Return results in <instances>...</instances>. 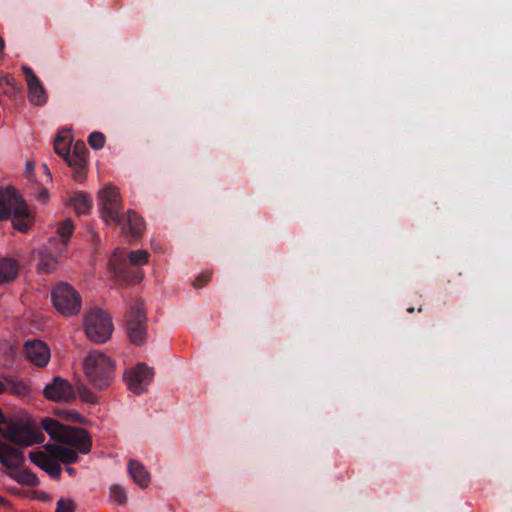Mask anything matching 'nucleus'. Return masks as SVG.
I'll return each mask as SVG.
<instances>
[{
	"label": "nucleus",
	"instance_id": "1",
	"mask_svg": "<svg viewBox=\"0 0 512 512\" xmlns=\"http://www.w3.org/2000/svg\"><path fill=\"white\" fill-rule=\"evenodd\" d=\"M42 429L54 441L73 447L48 444L46 450L64 464L78 462V453L88 454L91 451L92 440L89 433L79 427L67 426L52 418H44L41 421Z\"/></svg>",
	"mask_w": 512,
	"mask_h": 512
},
{
	"label": "nucleus",
	"instance_id": "2",
	"mask_svg": "<svg viewBox=\"0 0 512 512\" xmlns=\"http://www.w3.org/2000/svg\"><path fill=\"white\" fill-rule=\"evenodd\" d=\"M101 218L119 226L126 237L139 238L145 228L143 219L133 210L123 213L119 189L113 185L105 186L99 192Z\"/></svg>",
	"mask_w": 512,
	"mask_h": 512
},
{
	"label": "nucleus",
	"instance_id": "3",
	"mask_svg": "<svg viewBox=\"0 0 512 512\" xmlns=\"http://www.w3.org/2000/svg\"><path fill=\"white\" fill-rule=\"evenodd\" d=\"M149 253L146 250L126 252L125 249L114 250L110 260L109 269L115 278L126 283L140 282L143 275L136 269L148 263Z\"/></svg>",
	"mask_w": 512,
	"mask_h": 512
},
{
	"label": "nucleus",
	"instance_id": "4",
	"mask_svg": "<svg viewBox=\"0 0 512 512\" xmlns=\"http://www.w3.org/2000/svg\"><path fill=\"white\" fill-rule=\"evenodd\" d=\"M11 219L14 228L26 232L33 219L25 201L14 188H0V220Z\"/></svg>",
	"mask_w": 512,
	"mask_h": 512
},
{
	"label": "nucleus",
	"instance_id": "5",
	"mask_svg": "<svg viewBox=\"0 0 512 512\" xmlns=\"http://www.w3.org/2000/svg\"><path fill=\"white\" fill-rule=\"evenodd\" d=\"M115 367V362L98 350L91 351L84 359L85 375L89 382L99 390L111 385Z\"/></svg>",
	"mask_w": 512,
	"mask_h": 512
},
{
	"label": "nucleus",
	"instance_id": "6",
	"mask_svg": "<svg viewBox=\"0 0 512 512\" xmlns=\"http://www.w3.org/2000/svg\"><path fill=\"white\" fill-rule=\"evenodd\" d=\"M84 328L87 337L95 343H105L113 332L111 318L101 309H91L85 316Z\"/></svg>",
	"mask_w": 512,
	"mask_h": 512
},
{
	"label": "nucleus",
	"instance_id": "7",
	"mask_svg": "<svg viewBox=\"0 0 512 512\" xmlns=\"http://www.w3.org/2000/svg\"><path fill=\"white\" fill-rule=\"evenodd\" d=\"M54 307L64 316L78 314L81 310V297L68 283H59L51 293Z\"/></svg>",
	"mask_w": 512,
	"mask_h": 512
},
{
	"label": "nucleus",
	"instance_id": "8",
	"mask_svg": "<svg viewBox=\"0 0 512 512\" xmlns=\"http://www.w3.org/2000/svg\"><path fill=\"white\" fill-rule=\"evenodd\" d=\"M126 332L135 345H142L147 336V319L143 302L136 300L126 314Z\"/></svg>",
	"mask_w": 512,
	"mask_h": 512
},
{
	"label": "nucleus",
	"instance_id": "9",
	"mask_svg": "<svg viewBox=\"0 0 512 512\" xmlns=\"http://www.w3.org/2000/svg\"><path fill=\"white\" fill-rule=\"evenodd\" d=\"M127 386L136 395L143 394L153 378V370L145 363H140L125 373Z\"/></svg>",
	"mask_w": 512,
	"mask_h": 512
},
{
	"label": "nucleus",
	"instance_id": "10",
	"mask_svg": "<svg viewBox=\"0 0 512 512\" xmlns=\"http://www.w3.org/2000/svg\"><path fill=\"white\" fill-rule=\"evenodd\" d=\"M56 247V238H50L47 244L34 252L38 257L37 268L41 273L48 274L56 270L59 264L58 258L63 256L57 253Z\"/></svg>",
	"mask_w": 512,
	"mask_h": 512
},
{
	"label": "nucleus",
	"instance_id": "11",
	"mask_svg": "<svg viewBox=\"0 0 512 512\" xmlns=\"http://www.w3.org/2000/svg\"><path fill=\"white\" fill-rule=\"evenodd\" d=\"M44 396L52 401H71L75 399V392L72 385L61 377H54L53 380L48 383L44 390Z\"/></svg>",
	"mask_w": 512,
	"mask_h": 512
},
{
	"label": "nucleus",
	"instance_id": "12",
	"mask_svg": "<svg viewBox=\"0 0 512 512\" xmlns=\"http://www.w3.org/2000/svg\"><path fill=\"white\" fill-rule=\"evenodd\" d=\"M22 72L28 87V98L31 104L42 106L46 104L48 95L40 79L28 66L22 67Z\"/></svg>",
	"mask_w": 512,
	"mask_h": 512
},
{
	"label": "nucleus",
	"instance_id": "13",
	"mask_svg": "<svg viewBox=\"0 0 512 512\" xmlns=\"http://www.w3.org/2000/svg\"><path fill=\"white\" fill-rule=\"evenodd\" d=\"M23 352L25 357L38 367H45L50 359L48 346L38 339L26 341Z\"/></svg>",
	"mask_w": 512,
	"mask_h": 512
},
{
	"label": "nucleus",
	"instance_id": "14",
	"mask_svg": "<svg viewBox=\"0 0 512 512\" xmlns=\"http://www.w3.org/2000/svg\"><path fill=\"white\" fill-rule=\"evenodd\" d=\"M25 458L23 453L6 443L0 442V463L11 470H16L22 466Z\"/></svg>",
	"mask_w": 512,
	"mask_h": 512
},
{
	"label": "nucleus",
	"instance_id": "15",
	"mask_svg": "<svg viewBox=\"0 0 512 512\" xmlns=\"http://www.w3.org/2000/svg\"><path fill=\"white\" fill-rule=\"evenodd\" d=\"M30 460L47 472L52 478L58 479L61 475V466L55 461V459L50 458L44 452H30L29 453Z\"/></svg>",
	"mask_w": 512,
	"mask_h": 512
},
{
	"label": "nucleus",
	"instance_id": "16",
	"mask_svg": "<svg viewBox=\"0 0 512 512\" xmlns=\"http://www.w3.org/2000/svg\"><path fill=\"white\" fill-rule=\"evenodd\" d=\"M5 392L16 396H27L30 393V388L22 380L7 375L3 377V381L0 380V394Z\"/></svg>",
	"mask_w": 512,
	"mask_h": 512
},
{
	"label": "nucleus",
	"instance_id": "17",
	"mask_svg": "<svg viewBox=\"0 0 512 512\" xmlns=\"http://www.w3.org/2000/svg\"><path fill=\"white\" fill-rule=\"evenodd\" d=\"M74 231L73 222L70 219L63 221L57 229L56 245L55 248L59 255H66L67 245L69 239Z\"/></svg>",
	"mask_w": 512,
	"mask_h": 512
},
{
	"label": "nucleus",
	"instance_id": "18",
	"mask_svg": "<svg viewBox=\"0 0 512 512\" xmlns=\"http://www.w3.org/2000/svg\"><path fill=\"white\" fill-rule=\"evenodd\" d=\"M128 471L134 482L137 483L141 488L148 486L150 477L140 462L136 460H130L128 463Z\"/></svg>",
	"mask_w": 512,
	"mask_h": 512
},
{
	"label": "nucleus",
	"instance_id": "19",
	"mask_svg": "<svg viewBox=\"0 0 512 512\" xmlns=\"http://www.w3.org/2000/svg\"><path fill=\"white\" fill-rule=\"evenodd\" d=\"M18 274V264L9 258H0V284L10 282Z\"/></svg>",
	"mask_w": 512,
	"mask_h": 512
},
{
	"label": "nucleus",
	"instance_id": "20",
	"mask_svg": "<svg viewBox=\"0 0 512 512\" xmlns=\"http://www.w3.org/2000/svg\"><path fill=\"white\" fill-rule=\"evenodd\" d=\"M64 159L69 167L74 169L73 178L76 181H82L85 177L86 157L69 154Z\"/></svg>",
	"mask_w": 512,
	"mask_h": 512
},
{
	"label": "nucleus",
	"instance_id": "21",
	"mask_svg": "<svg viewBox=\"0 0 512 512\" xmlns=\"http://www.w3.org/2000/svg\"><path fill=\"white\" fill-rule=\"evenodd\" d=\"M70 204L78 215L87 213L92 207L91 199L82 192H75L70 197Z\"/></svg>",
	"mask_w": 512,
	"mask_h": 512
},
{
	"label": "nucleus",
	"instance_id": "22",
	"mask_svg": "<svg viewBox=\"0 0 512 512\" xmlns=\"http://www.w3.org/2000/svg\"><path fill=\"white\" fill-rule=\"evenodd\" d=\"M9 476L15 479L18 483L29 487H36L39 485L37 476L28 470L13 472L10 473Z\"/></svg>",
	"mask_w": 512,
	"mask_h": 512
},
{
	"label": "nucleus",
	"instance_id": "23",
	"mask_svg": "<svg viewBox=\"0 0 512 512\" xmlns=\"http://www.w3.org/2000/svg\"><path fill=\"white\" fill-rule=\"evenodd\" d=\"M54 150L59 156L63 158L67 157L70 154V140L68 136L58 134L54 141Z\"/></svg>",
	"mask_w": 512,
	"mask_h": 512
},
{
	"label": "nucleus",
	"instance_id": "24",
	"mask_svg": "<svg viewBox=\"0 0 512 512\" xmlns=\"http://www.w3.org/2000/svg\"><path fill=\"white\" fill-rule=\"evenodd\" d=\"M109 498L113 503L118 505H125L127 502L126 491L122 486L118 484H114L110 487Z\"/></svg>",
	"mask_w": 512,
	"mask_h": 512
},
{
	"label": "nucleus",
	"instance_id": "25",
	"mask_svg": "<svg viewBox=\"0 0 512 512\" xmlns=\"http://www.w3.org/2000/svg\"><path fill=\"white\" fill-rule=\"evenodd\" d=\"M88 143L95 150L102 149L105 144V136L101 132H92L88 137Z\"/></svg>",
	"mask_w": 512,
	"mask_h": 512
},
{
	"label": "nucleus",
	"instance_id": "26",
	"mask_svg": "<svg viewBox=\"0 0 512 512\" xmlns=\"http://www.w3.org/2000/svg\"><path fill=\"white\" fill-rule=\"evenodd\" d=\"M74 511H75V503L71 499L58 500L55 512H74Z\"/></svg>",
	"mask_w": 512,
	"mask_h": 512
},
{
	"label": "nucleus",
	"instance_id": "27",
	"mask_svg": "<svg viewBox=\"0 0 512 512\" xmlns=\"http://www.w3.org/2000/svg\"><path fill=\"white\" fill-rule=\"evenodd\" d=\"M78 392L80 395V398L87 403L94 404L97 402V397L94 395L93 392H91L89 389H87L84 386L78 387Z\"/></svg>",
	"mask_w": 512,
	"mask_h": 512
},
{
	"label": "nucleus",
	"instance_id": "28",
	"mask_svg": "<svg viewBox=\"0 0 512 512\" xmlns=\"http://www.w3.org/2000/svg\"><path fill=\"white\" fill-rule=\"evenodd\" d=\"M58 414L68 421L82 423L84 420L82 415L73 411H59Z\"/></svg>",
	"mask_w": 512,
	"mask_h": 512
},
{
	"label": "nucleus",
	"instance_id": "29",
	"mask_svg": "<svg viewBox=\"0 0 512 512\" xmlns=\"http://www.w3.org/2000/svg\"><path fill=\"white\" fill-rule=\"evenodd\" d=\"M211 272H202L193 282L194 287H203L211 279Z\"/></svg>",
	"mask_w": 512,
	"mask_h": 512
},
{
	"label": "nucleus",
	"instance_id": "30",
	"mask_svg": "<svg viewBox=\"0 0 512 512\" xmlns=\"http://www.w3.org/2000/svg\"><path fill=\"white\" fill-rule=\"evenodd\" d=\"M87 152L88 151H87V148H86L84 142L78 141L75 143L74 148H73V153L71 155L86 157Z\"/></svg>",
	"mask_w": 512,
	"mask_h": 512
},
{
	"label": "nucleus",
	"instance_id": "31",
	"mask_svg": "<svg viewBox=\"0 0 512 512\" xmlns=\"http://www.w3.org/2000/svg\"><path fill=\"white\" fill-rule=\"evenodd\" d=\"M4 48H5V42H4L3 38L0 36V55H2Z\"/></svg>",
	"mask_w": 512,
	"mask_h": 512
},
{
	"label": "nucleus",
	"instance_id": "32",
	"mask_svg": "<svg viewBox=\"0 0 512 512\" xmlns=\"http://www.w3.org/2000/svg\"><path fill=\"white\" fill-rule=\"evenodd\" d=\"M66 471H67L70 475L74 474V472H75V470H74L73 468H71V467H67V468H66Z\"/></svg>",
	"mask_w": 512,
	"mask_h": 512
},
{
	"label": "nucleus",
	"instance_id": "33",
	"mask_svg": "<svg viewBox=\"0 0 512 512\" xmlns=\"http://www.w3.org/2000/svg\"><path fill=\"white\" fill-rule=\"evenodd\" d=\"M46 196H47V191L45 190V191H43V192L41 193V197H46Z\"/></svg>",
	"mask_w": 512,
	"mask_h": 512
},
{
	"label": "nucleus",
	"instance_id": "34",
	"mask_svg": "<svg viewBox=\"0 0 512 512\" xmlns=\"http://www.w3.org/2000/svg\"><path fill=\"white\" fill-rule=\"evenodd\" d=\"M413 311H414V308H413V307H411V308H409V309H408V312H409V313H412Z\"/></svg>",
	"mask_w": 512,
	"mask_h": 512
},
{
	"label": "nucleus",
	"instance_id": "35",
	"mask_svg": "<svg viewBox=\"0 0 512 512\" xmlns=\"http://www.w3.org/2000/svg\"><path fill=\"white\" fill-rule=\"evenodd\" d=\"M43 167H44L45 170H48V167H47L46 164H44Z\"/></svg>",
	"mask_w": 512,
	"mask_h": 512
},
{
	"label": "nucleus",
	"instance_id": "36",
	"mask_svg": "<svg viewBox=\"0 0 512 512\" xmlns=\"http://www.w3.org/2000/svg\"><path fill=\"white\" fill-rule=\"evenodd\" d=\"M4 499L0 496V503H3Z\"/></svg>",
	"mask_w": 512,
	"mask_h": 512
}]
</instances>
